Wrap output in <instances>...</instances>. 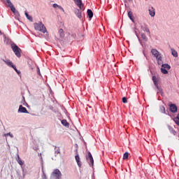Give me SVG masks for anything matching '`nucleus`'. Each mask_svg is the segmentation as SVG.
<instances>
[{"label":"nucleus","mask_w":179,"mask_h":179,"mask_svg":"<svg viewBox=\"0 0 179 179\" xmlns=\"http://www.w3.org/2000/svg\"><path fill=\"white\" fill-rule=\"evenodd\" d=\"M34 27L35 30L38 31H41V33H47V28H45V26H44V24L41 22H35L34 24Z\"/></svg>","instance_id":"nucleus-1"},{"label":"nucleus","mask_w":179,"mask_h":179,"mask_svg":"<svg viewBox=\"0 0 179 179\" xmlns=\"http://www.w3.org/2000/svg\"><path fill=\"white\" fill-rule=\"evenodd\" d=\"M62 177V173L59 169H54L50 175V179H61Z\"/></svg>","instance_id":"nucleus-2"},{"label":"nucleus","mask_w":179,"mask_h":179,"mask_svg":"<svg viewBox=\"0 0 179 179\" xmlns=\"http://www.w3.org/2000/svg\"><path fill=\"white\" fill-rule=\"evenodd\" d=\"M85 157L88 164L93 167V166H94V159H93V156L92 155V153L90 152H88V155H86Z\"/></svg>","instance_id":"nucleus-3"},{"label":"nucleus","mask_w":179,"mask_h":179,"mask_svg":"<svg viewBox=\"0 0 179 179\" xmlns=\"http://www.w3.org/2000/svg\"><path fill=\"white\" fill-rule=\"evenodd\" d=\"M12 50L14 52V54L16 55V57H17L18 58H20L21 55H20V51L21 50L20 49L19 46L16 45H11Z\"/></svg>","instance_id":"nucleus-4"},{"label":"nucleus","mask_w":179,"mask_h":179,"mask_svg":"<svg viewBox=\"0 0 179 179\" xmlns=\"http://www.w3.org/2000/svg\"><path fill=\"white\" fill-rule=\"evenodd\" d=\"M6 3L7 6H9V8H10V10H12V12H13V13H15V12H16V8L13 6V4L10 1V0H6Z\"/></svg>","instance_id":"nucleus-5"},{"label":"nucleus","mask_w":179,"mask_h":179,"mask_svg":"<svg viewBox=\"0 0 179 179\" xmlns=\"http://www.w3.org/2000/svg\"><path fill=\"white\" fill-rule=\"evenodd\" d=\"M76 2V4L81 10H85V6L83 5V3H82V0H74Z\"/></svg>","instance_id":"nucleus-6"},{"label":"nucleus","mask_w":179,"mask_h":179,"mask_svg":"<svg viewBox=\"0 0 179 179\" xmlns=\"http://www.w3.org/2000/svg\"><path fill=\"white\" fill-rule=\"evenodd\" d=\"M75 15L78 17V19H82V10L76 8L74 10Z\"/></svg>","instance_id":"nucleus-7"},{"label":"nucleus","mask_w":179,"mask_h":179,"mask_svg":"<svg viewBox=\"0 0 179 179\" xmlns=\"http://www.w3.org/2000/svg\"><path fill=\"white\" fill-rule=\"evenodd\" d=\"M151 52L154 55V57H155V58L157 59L159 58V57H162L159 51H157V50L156 49H152Z\"/></svg>","instance_id":"nucleus-8"},{"label":"nucleus","mask_w":179,"mask_h":179,"mask_svg":"<svg viewBox=\"0 0 179 179\" xmlns=\"http://www.w3.org/2000/svg\"><path fill=\"white\" fill-rule=\"evenodd\" d=\"M18 111L20 113H24L25 114H29V111L27 110V109L24 107H23V106L20 105L18 109Z\"/></svg>","instance_id":"nucleus-9"},{"label":"nucleus","mask_w":179,"mask_h":179,"mask_svg":"<svg viewBox=\"0 0 179 179\" xmlns=\"http://www.w3.org/2000/svg\"><path fill=\"white\" fill-rule=\"evenodd\" d=\"M169 108L171 113H177V106L176 104L171 103L169 105Z\"/></svg>","instance_id":"nucleus-10"},{"label":"nucleus","mask_w":179,"mask_h":179,"mask_svg":"<svg viewBox=\"0 0 179 179\" xmlns=\"http://www.w3.org/2000/svg\"><path fill=\"white\" fill-rule=\"evenodd\" d=\"M149 15L152 17H155V15H156V12L155 11V8L151 7L149 10Z\"/></svg>","instance_id":"nucleus-11"},{"label":"nucleus","mask_w":179,"mask_h":179,"mask_svg":"<svg viewBox=\"0 0 179 179\" xmlns=\"http://www.w3.org/2000/svg\"><path fill=\"white\" fill-rule=\"evenodd\" d=\"M75 159L78 167H82V162H80V157H79V155H76Z\"/></svg>","instance_id":"nucleus-12"},{"label":"nucleus","mask_w":179,"mask_h":179,"mask_svg":"<svg viewBox=\"0 0 179 179\" xmlns=\"http://www.w3.org/2000/svg\"><path fill=\"white\" fill-rule=\"evenodd\" d=\"M152 81L157 89H159V84L157 83V78H156V76H152Z\"/></svg>","instance_id":"nucleus-13"},{"label":"nucleus","mask_w":179,"mask_h":179,"mask_svg":"<svg viewBox=\"0 0 179 179\" xmlns=\"http://www.w3.org/2000/svg\"><path fill=\"white\" fill-rule=\"evenodd\" d=\"M3 61L8 66H11V68H12V66H13V63H12V62L10 60H9V59H8V60L3 59Z\"/></svg>","instance_id":"nucleus-14"},{"label":"nucleus","mask_w":179,"mask_h":179,"mask_svg":"<svg viewBox=\"0 0 179 179\" xmlns=\"http://www.w3.org/2000/svg\"><path fill=\"white\" fill-rule=\"evenodd\" d=\"M87 16L90 19H92V17H93V11H92V10L88 9L87 11Z\"/></svg>","instance_id":"nucleus-15"},{"label":"nucleus","mask_w":179,"mask_h":179,"mask_svg":"<svg viewBox=\"0 0 179 179\" xmlns=\"http://www.w3.org/2000/svg\"><path fill=\"white\" fill-rule=\"evenodd\" d=\"M17 162L20 164V166H23L24 164V162L22 161V159H20V157L17 155Z\"/></svg>","instance_id":"nucleus-16"},{"label":"nucleus","mask_w":179,"mask_h":179,"mask_svg":"<svg viewBox=\"0 0 179 179\" xmlns=\"http://www.w3.org/2000/svg\"><path fill=\"white\" fill-rule=\"evenodd\" d=\"M158 65H163V60H162V56L157 58Z\"/></svg>","instance_id":"nucleus-17"},{"label":"nucleus","mask_w":179,"mask_h":179,"mask_svg":"<svg viewBox=\"0 0 179 179\" xmlns=\"http://www.w3.org/2000/svg\"><path fill=\"white\" fill-rule=\"evenodd\" d=\"M62 125H64V127H69V123H68V122L66 121V120H62Z\"/></svg>","instance_id":"nucleus-18"},{"label":"nucleus","mask_w":179,"mask_h":179,"mask_svg":"<svg viewBox=\"0 0 179 179\" xmlns=\"http://www.w3.org/2000/svg\"><path fill=\"white\" fill-rule=\"evenodd\" d=\"M171 54L173 56H174L175 57H178V53L177 52V51H176V50L174 49H171Z\"/></svg>","instance_id":"nucleus-19"},{"label":"nucleus","mask_w":179,"mask_h":179,"mask_svg":"<svg viewBox=\"0 0 179 179\" xmlns=\"http://www.w3.org/2000/svg\"><path fill=\"white\" fill-rule=\"evenodd\" d=\"M162 68H164V69H167L169 71L170 68H171V66H170V65L167 64H165L162 65Z\"/></svg>","instance_id":"nucleus-20"},{"label":"nucleus","mask_w":179,"mask_h":179,"mask_svg":"<svg viewBox=\"0 0 179 179\" xmlns=\"http://www.w3.org/2000/svg\"><path fill=\"white\" fill-rule=\"evenodd\" d=\"M128 17H129L130 20H132V22H134V16L131 11L128 12Z\"/></svg>","instance_id":"nucleus-21"},{"label":"nucleus","mask_w":179,"mask_h":179,"mask_svg":"<svg viewBox=\"0 0 179 179\" xmlns=\"http://www.w3.org/2000/svg\"><path fill=\"white\" fill-rule=\"evenodd\" d=\"M141 38H143V40H144V41H148V37L146 36V35L143 33H142L141 34Z\"/></svg>","instance_id":"nucleus-22"},{"label":"nucleus","mask_w":179,"mask_h":179,"mask_svg":"<svg viewBox=\"0 0 179 179\" xmlns=\"http://www.w3.org/2000/svg\"><path fill=\"white\" fill-rule=\"evenodd\" d=\"M161 72L164 73V75H166V73H169V71L163 67L161 68Z\"/></svg>","instance_id":"nucleus-23"},{"label":"nucleus","mask_w":179,"mask_h":179,"mask_svg":"<svg viewBox=\"0 0 179 179\" xmlns=\"http://www.w3.org/2000/svg\"><path fill=\"white\" fill-rule=\"evenodd\" d=\"M174 121L176 124L179 126V113L178 114L177 117L174 118Z\"/></svg>","instance_id":"nucleus-24"},{"label":"nucleus","mask_w":179,"mask_h":179,"mask_svg":"<svg viewBox=\"0 0 179 179\" xmlns=\"http://www.w3.org/2000/svg\"><path fill=\"white\" fill-rule=\"evenodd\" d=\"M160 111L163 114H166V108H164V106H160Z\"/></svg>","instance_id":"nucleus-25"},{"label":"nucleus","mask_w":179,"mask_h":179,"mask_svg":"<svg viewBox=\"0 0 179 179\" xmlns=\"http://www.w3.org/2000/svg\"><path fill=\"white\" fill-rule=\"evenodd\" d=\"M128 156H129V153L125 152L123 155L124 160H127V159H128Z\"/></svg>","instance_id":"nucleus-26"},{"label":"nucleus","mask_w":179,"mask_h":179,"mask_svg":"<svg viewBox=\"0 0 179 179\" xmlns=\"http://www.w3.org/2000/svg\"><path fill=\"white\" fill-rule=\"evenodd\" d=\"M169 131L171 132V134H173V135H176V131L173 128H171V127H169Z\"/></svg>","instance_id":"nucleus-27"},{"label":"nucleus","mask_w":179,"mask_h":179,"mask_svg":"<svg viewBox=\"0 0 179 179\" xmlns=\"http://www.w3.org/2000/svg\"><path fill=\"white\" fill-rule=\"evenodd\" d=\"M12 68H13L14 70L15 71V72H17V73H18V75H20V71H17V69H16V66L13 65V66H12Z\"/></svg>","instance_id":"nucleus-28"},{"label":"nucleus","mask_w":179,"mask_h":179,"mask_svg":"<svg viewBox=\"0 0 179 179\" xmlns=\"http://www.w3.org/2000/svg\"><path fill=\"white\" fill-rule=\"evenodd\" d=\"M10 136V138H13V134H10V133L4 134V136Z\"/></svg>","instance_id":"nucleus-29"},{"label":"nucleus","mask_w":179,"mask_h":179,"mask_svg":"<svg viewBox=\"0 0 179 179\" xmlns=\"http://www.w3.org/2000/svg\"><path fill=\"white\" fill-rule=\"evenodd\" d=\"M27 18L28 20H30V22H33V17L30 15L27 16Z\"/></svg>","instance_id":"nucleus-30"},{"label":"nucleus","mask_w":179,"mask_h":179,"mask_svg":"<svg viewBox=\"0 0 179 179\" xmlns=\"http://www.w3.org/2000/svg\"><path fill=\"white\" fill-rule=\"evenodd\" d=\"M122 103H127V97H123L122 98Z\"/></svg>","instance_id":"nucleus-31"},{"label":"nucleus","mask_w":179,"mask_h":179,"mask_svg":"<svg viewBox=\"0 0 179 179\" xmlns=\"http://www.w3.org/2000/svg\"><path fill=\"white\" fill-rule=\"evenodd\" d=\"M144 31H146L147 33H148V34H150V30H149L148 28H145Z\"/></svg>","instance_id":"nucleus-32"},{"label":"nucleus","mask_w":179,"mask_h":179,"mask_svg":"<svg viewBox=\"0 0 179 179\" xmlns=\"http://www.w3.org/2000/svg\"><path fill=\"white\" fill-rule=\"evenodd\" d=\"M58 8L60 9V10H62V12H65V10H64V8L62 6H59Z\"/></svg>","instance_id":"nucleus-33"},{"label":"nucleus","mask_w":179,"mask_h":179,"mask_svg":"<svg viewBox=\"0 0 179 179\" xmlns=\"http://www.w3.org/2000/svg\"><path fill=\"white\" fill-rule=\"evenodd\" d=\"M59 33H60V34H62V33H64V29H60L59 30Z\"/></svg>","instance_id":"nucleus-34"},{"label":"nucleus","mask_w":179,"mask_h":179,"mask_svg":"<svg viewBox=\"0 0 179 179\" xmlns=\"http://www.w3.org/2000/svg\"><path fill=\"white\" fill-rule=\"evenodd\" d=\"M58 6H59V5L57 3L53 4V8H58Z\"/></svg>","instance_id":"nucleus-35"},{"label":"nucleus","mask_w":179,"mask_h":179,"mask_svg":"<svg viewBox=\"0 0 179 179\" xmlns=\"http://www.w3.org/2000/svg\"><path fill=\"white\" fill-rule=\"evenodd\" d=\"M43 178L47 179V176H45V173H43Z\"/></svg>","instance_id":"nucleus-36"},{"label":"nucleus","mask_w":179,"mask_h":179,"mask_svg":"<svg viewBox=\"0 0 179 179\" xmlns=\"http://www.w3.org/2000/svg\"><path fill=\"white\" fill-rule=\"evenodd\" d=\"M28 15H29V13H25V16H26V17H27Z\"/></svg>","instance_id":"nucleus-37"},{"label":"nucleus","mask_w":179,"mask_h":179,"mask_svg":"<svg viewBox=\"0 0 179 179\" xmlns=\"http://www.w3.org/2000/svg\"><path fill=\"white\" fill-rule=\"evenodd\" d=\"M38 73L40 75V69L38 68Z\"/></svg>","instance_id":"nucleus-38"},{"label":"nucleus","mask_w":179,"mask_h":179,"mask_svg":"<svg viewBox=\"0 0 179 179\" xmlns=\"http://www.w3.org/2000/svg\"><path fill=\"white\" fill-rule=\"evenodd\" d=\"M0 33H1V31H0Z\"/></svg>","instance_id":"nucleus-39"}]
</instances>
